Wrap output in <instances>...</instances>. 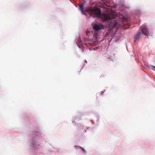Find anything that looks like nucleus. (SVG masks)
I'll list each match as a JSON object with an SVG mask.
<instances>
[{
	"label": "nucleus",
	"mask_w": 155,
	"mask_h": 155,
	"mask_svg": "<svg viewBox=\"0 0 155 155\" xmlns=\"http://www.w3.org/2000/svg\"><path fill=\"white\" fill-rule=\"evenodd\" d=\"M87 11L89 14L94 18L99 17L101 13L100 10L98 8H93L89 7L87 9Z\"/></svg>",
	"instance_id": "f257e3e1"
},
{
	"label": "nucleus",
	"mask_w": 155,
	"mask_h": 155,
	"mask_svg": "<svg viewBox=\"0 0 155 155\" xmlns=\"http://www.w3.org/2000/svg\"><path fill=\"white\" fill-rule=\"evenodd\" d=\"M101 18L104 20L107 21L108 20L114 19V15H112V14L108 15L103 14L101 15Z\"/></svg>",
	"instance_id": "f03ea898"
},
{
	"label": "nucleus",
	"mask_w": 155,
	"mask_h": 155,
	"mask_svg": "<svg viewBox=\"0 0 155 155\" xmlns=\"http://www.w3.org/2000/svg\"><path fill=\"white\" fill-rule=\"evenodd\" d=\"M93 29L95 31H98L101 29L104 28V26L101 24H94L93 26Z\"/></svg>",
	"instance_id": "7ed1b4c3"
},
{
	"label": "nucleus",
	"mask_w": 155,
	"mask_h": 155,
	"mask_svg": "<svg viewBox=\"0 0 155 155\" xmlns=\"http://www.w3.org/2000/svg\"><path fill=\"white\" fill-rule=\"evenodd\" d=\"M141 31H142V34L145 35H147L148 34V30L145 26L141 28Z\"/></svg>",
	"instance_id": "20e7f679"
},
{
	"label": "nucleus",
	"mask_w": 155,
	"mask_h": 155,
	"mask_svg": "<svg viewBox=\"0 0 155 155\" xmlns=\"http://www.w3.org/2000/svg\"><path fill=\"white\" fill-rule=\"evenodd\" d=\"M141 34L140 32H138L134 36L135 41H136V40L139 39L141 37Z\"/></svg>",
	"instance_id": "39448f33"
},
{
	"label": "nucleus",
	"mask_w": 155,
	"mask_h": 155,
	"mask_svg": "<svg viewBox=\"0 0 155 155\" xmlns=\"http://www.w3.org/2000/svg\"><path fill=\"white\" fill-rule=\"evenodd\" d=\"M79 9L81 12L83 14H85L83 11L84 8L83 3H82L81 4L79 5Z\"/></svg>",
	"instance_id": "423d86ee"
},
{
	"label": "nucleus",
	"mask_w": 155,
	"mask_h": 155,
	"mask_svg": "<svg viewBox=\"0 0 155 155\" xmlns=\"http://www.w3.org/2000/svg\"><path fill=\"white\" fill-rule=\"evenodd\" d=\"M112 22L113 24H114V27H116L117 26V22L116 21H112Z\"/></svg>",
	"instance_id": "0eeeda50"
},
{
	"label": "nucleus",
	"mask_w": 155,
	"mask_h": 155,
	"mask_svg": "<svg viewBox=\"0 0 155 155\" xmlns=\"http://www.w3.org/2000/svg\"><path fill=\"white\" fill-rule=\"evenodd\" d=\"M151 67V68H150L151 69L155 71V66H152Z\"/></svg>",
	"instance_id": "6e6552de"
},
{
	"label": "nucleus",
	"mask_w": 155,
	"mask_h": 155,
	"mask_svg": "<svg viewBox=\"0 0 155 155\" xmlns=\"http://www.w3.org/2000/svg\"><path fill=\"white\" fill-rule=\"evenodd\" d=\"M74 147H76V148L77 149H78L79 148H82V147L80 146H75Z\"/></svg>",
	"instance_id": "1a4fd4ad"
},
{
	"label": "nucleus",
	"mask_w": 155,
	"mask_h": 155,
	"mask_svg": "<svg viewBox=\"0 0 155 155\" xmlns=\"http://www.w3.org/2000/svg\"><path fill=\"white\" fill-rule=\"evenodd\" d=\"M81 149H82V150H83V151H86L85 150H84V149L83 148V147H82V148H81Z\"/></svg>",
	"instance_id": "9d476101"
},
{
	"label": "nucleus",
	"mask_w": 155,
	"mask_h": 155,
	"mask_svg": "<svg viewBox=\"0 0 155 155\" xmlns=\"http://www.w3.org/2000/svg\"><path fill=\"white\" fill-rule=\"evenodd\" d=\"M103 94H104V92L103 91H101V95H103Z\"/></svg>",
	"instance_id": "9b49d317"
},
{
	"label": "nucleus",
	"mask_w": 155,
	"mask_h": 155,
	"mask_svg": "<svg viewBox=\"0 0 155 155\" xmlns=\"http://www.w3.org/2000/svg\"><path fill=\"white\" fill-rule=\"evenodd\" d=\"M85 63H87V61H85Z\"/></svg>",
	"instance_id": "f8f14e48"
}]
</instances>
